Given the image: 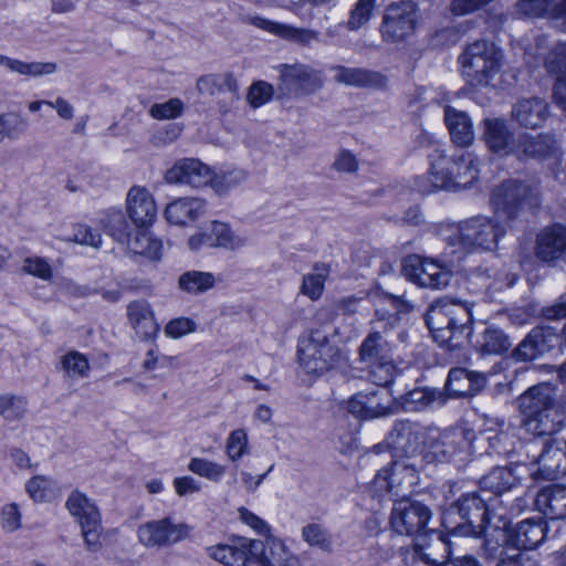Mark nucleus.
<instances>
[{
	"instance_id": "1",
	"label": "nucleus",
	"mask_w": 566,
	"mask_h": 566,
	"mask_svg": "<svg viewBox=\"0 0 566 566\" xmlns=\"http://www.w3.org/2000/svg\"><path fill=\"white\" fill-rule=\"evenodd\" d=\"M522 415V426L534 436L558 432L565 423V415L557 401L554 386L542 382L528 388L516 400Z\"/></svg>"
},
{
	"instance_id": "2",
	"label": "nucleus",
	"mask_w": 566,
	"mask_h": 566,
	"mask_svg": "<svg viewBox=\"0 0 566 566\" xmlns=\"http://www.w3.org/2000/svg\"><path fill=\"white\" fill-rule=\"evenodd\" d=\"M371 325L370 332L358 348V360L364 365L371 382L377 386H388L394 381L397 373L390 339L394 321L381 317L373 321Z\"/></svg>"
},
{
	"instance_id": "3",
	"label": "nucleus",
	"mask_w": 566,
	"mask_h": 566,
	"mask_svg": "<svg viewBox=\"0 0 566 566\" xmlns=\"http://www.w3.org/2000/svg\"><path fill=\"white\" fill-rule=\"evenodd\" d=\"M430 158L431 181L436 188L457 191L471 187L478 180L479 160L470 151L448 157L443 151L436 149Z\"/></svg>"
},
{
	"instance_id": "4",
	"label": "nucleus",
	"mask_w": 566,
	"mask_h": 566,
	"mask_svg": "<svg viewBox=\"0 0 566 566\" xmlns=\"http://www.w3.org/2000/svg\"><path fill=\"white\" fill-rule=\"evenodd\" d=\"M500 516L493 514L479 495L467 494L444 514L442 523L450 534L479 536L490 530L494 531L496 524H493L492 520Z\"/></svg>"
},
{
	"instance_id": "5",
	"label": "nucleus",
	"mask_w": 566,
	"mask_h": 566,
	"mask_svg": "<svg viewBox=\"0 0 566 566\" xmlns=\"http://www.w3.org/2000/svg\"><path fill=\"white\" fill-rule=\"evenodd\" d=\"M504 233L505 228L500 220L476 216L459 222L455 232L448 238V243L459 245L465 252L492 251Z\"/></svg>"
},
{
	"instance_id": "6",
	"label": "nucleus",
	"mask_w": 566,
	"mask_h": 566,
	"mask_svg": "<svg viewBox=\"0 0 566 566\" xmlns=\"http://www.w3.org/2000/svg\"><path fill=\"white\" fill-rule=\"evenodd\" d=\"M459 62L471 85H486L501 69L502 52L493 42L478 40L467 45Z\"/></svg>"
},
{
	"instance_id": "7",
	"label": "nucleus",
	"mask_w": 566,
	"mask_h": 566,
	"mask_svg": "<svg viewBox=\"0 0 566 566\" xmlns=\"http://www.w3.org/2000/svg\"><path fill=\"white\" fill-rule=\"evenodd\" d=\"M497 533L496 542L485 538L484 551L489 558H494L502 543L507 544L517 549H533L541 544L546 535V523L542 520L534 521L532 518L524 520L509 530V522L499 517V523L494 526Z\"/></svg>"
},
{
	"instance_id": "8",
	"label": "nucleus",
	"mask_w": 566,
	"mask_h": 566,
	"mask_svg": "<svg viewBox=\"0 0 566 566\" xmlns=\"http://www.w3.org/2000/svg\"><path fill=\"white\" fill-rule=\"evenodd\" d=\"M539 203L535 187L517 180H505L497 185L491 193V205L497 218L513 221L528 209Z\"/></svg>"
},
{
	"instance_id": "9",
	"label": "nucleus",
	"mask_w": 566,
	"mask_h": 566,
	"mask_svg": "<svg viewBox=\"0 0 566 566\" xmlns=\"http://www.w3.org/2000/svg\"><path fill=\"white\" fill-rule=\"evenodd\" d=\"M423 462L411 458H398L390 467L384 468L373 480L375 491L382 495L389 493L397 499H406L419 483Z\"/></svg>"
},
{
	"instance_id": "10",
	"label": "nucleus",
	"mask_w": 566,
	"mask_h": 566,
	"mask_svg": "<svg viewBox=\"0 0 566 566\" xmlns=\"http://www.w3.org/2000/svg\"><path fill=\"white\" fill-rule=\"evenodd\" d=\"M418 24V8L410 0L389 3L381 18L379 32L382 41L388 44H398L409 39Z\"/></svg>"
},
{
	"instance_id": "11",
	"label": "nucleus",
	"mask_w": 566,
	"mask_h": 566,
	"mask_svg": "<svg viewBox=\"0 0 566 566\" xmlns=\"http://www.w3.org/2000/svg\"><path fill=\"white\" fill-rule=\"evenodd\" d=\"M191 532L189 524L165 516L142 523L137 528V539L147 549H161L186 541Z\"/></svg>"
},
{
	"instance_id": "12",
	"label": "nucleus",
	"mask_w": 566,
	"mask_h": 566,
	"mask_svg": "<svg viewBox=\"0 0 566 566\" xmlns=\"http://www.w3.org/2000/svg\"><path fill=\"white\" fill-rule=\"evenodd\" d=\"M432 427L419 422L396 421L388 433L387 443L397 458H411L423 462Z\"/></svg>"
},
{
	"instance_id": "13",
	"label": "nucleus",
	"mask_w": 566,
	"mask_h": 566,
	"mask_svg": "<svg viewBox=\"0 0 566 566\" xmlns=\"http://www.w3.org/2000/svg\"><path fill=\"white\" fill-rule=\"evenodd\" d=\"M65 506L69 513L78 522L81 534L90 552H97L102 547V518L93 500L81 491H73L67 496Z\"/></svg>"
},
{
	"instance_id": "14",
	"label": "nucleus",
	"mask_w": 566,
	"mask_h": 566,
	"mask_svg": "<svg viewBox=\"0 0 566 566\" xmlns=\"http://www.w3.org/2000/svg\"><path fill=\"white\" fill-rule=\"evenodd\" d=\"M427 449L426 463L464 461L470 451V439L462 429L440 431L432 427Z\"/></svg>"
},
{
	"instance_id": "15",
	"label": "nucleus",
	"mask_w": 566,
	"mask_h": 566,
	"mask_svg": "<svg viewBox=\"0 0 566 566\" xmlns=\"http://www.w3.org/2000/svg\"><path fill=\"white\" fill-rule=\"evenodd\" d=\"M297 355L300 364L307 373L322 374L334 366L339 350L325 333L315 329L300 339Z\"/></svg>"
},
{
	"instance_id": "16",
	"label": "nucleus",
	"mask_w": 566,
	"mask_h": 566,
	"mask_svg": "<svg viewBox=\"0 0 566 566\" xmlns=\"http://www.w3.org/2000/svg\"><path fill=\"white\" fill-rule=\"evenodd\" d=\"M405 276L421 287L441 290L449 285L451 271L432 259L409 256L402 265Z\"/></svg>"
},
{
	"instance_id": "17",
	"label": "nucleus",
	"mask_w": 566,
	"mask_h": 566,
	"mask_svg": "<svg viewBox=\"0 0 566 566\" xmlns=\"http://www.w3.org/2000/svg\"><path fill=\"white\" fill-rule=\"evenodd\" d=\"M431 520L430 510L420 502L399 499L391 511L390 524L400 535L418 536Z\"/></svg>"
},
{
	"instance_id": "18",
	"label": "nucleus",
	"mask_w": 566,
	"mask_h": 566,
	"mask_svg": "<svg viewBox=\"0 0 566 566\" xmlns=\"http://www.w3.org/2000/svg\"><path fill=\"white\" fill-rule=\"evenodd\" d=\"M252 564L258 566H302L301 559L285 544L271 534L264 538H252Z\"/></svg>"
},
{
	"instance_id": "19",
	"label": "nucleus",
	"mask_w": 566,
	"mask_h": 566,
	"mask_svg": "<svg viewBox=\"0 0 566 566\" xmlns=\"http://www.w3.org/2000/svg\"><path fill=\"white\" fill-rule=\"evenodd\" d=\"M355 394L347 402L348 411L364 420L384 417L390 413L394 405L387 386Z\"/></svg>"
},
{
	"instance_id": "20",
	"label": "nucleus",
	"mask_w": 566,
	"mask_h": 566,
	"mask_svg": "<svg viewBox=\"0 0 566 566\" xmlns=\"http://www.w3.org/2000/svg\"><path fill=\"white\" fill-rule=\"evenodd\" d=\"M471 304L448 297L437 300L427 313V324L434 332H443V325L471 324Z\"/></svg>"
},
{
	"instance_id": "21",
	"label": "nucleus",
	"mask_w": 566,
	"mask_h": 566,
	"mask_svg": "<svg viewBox=\"0 0 566 566\" xmlns=\"http://www.w3.org/2000/svg\"><path fill=\"white\" fill-rule=\"evenodd\" d=\"M209 166L196 158L177 160L165 174L168 184H184L195 188L207 186L211 180Z\"/></svg>"
},
{
	"instance_id": "22",
	"label": "nucleus",
	"mask_w": 566,
	"mask_h": 566,
	"mask_svg": "<svg viewBox=\"0 0 566 566\" xmlns=\"http://www.w3.org/2000/svg\"><path fill=\"white\" fill-rule=\"evenodd\" d=\"M449 554V542L441 532L430 530L417 536L413 555L424 564L429 566L444 565Z\"/></svg>"
},
{
	"instance_id": "23",
	"label": "nucleus",
	"mask_w": 566,
	"mask_h": 566,
	"mask_svg": "<svg viewBox=\"0 0 566 566\" xmlns=\"http://www.w3.org/2000/svg\"><path fill=\"white\" fill-rule=\"evenodd\" d=\"M126 211L138 228L149 227L157 217V207L153 195L146 187L133 186L126 197Z\"/></svg>"
},
{
	"instance_id": "24",
	"label": "nucleus",
	"mask_w": 566,
	"mask_h": 566,
	"mask_svg": "<svg viewBox=\"0 0 566 566\" xmlns=\"http://www.w3.org/2000/svg\"><path fill=\"white\" fill-rule=\"evenodd\" d=\"M252 538L235 537L230 544H218L207 548L208 556L224 566H249L252 564Z\"/></svg>"
},
{
	"instance_id": "25",
	"label": "nucleus",
	"mask_w": 566,
	"mask_h": 566,
	"mask_svg": "<svg viewBox=\"0 0 566 566\" xmlns=\"http://www.w3.org/2000/svg\"><path fill=\"white\" fill-rule=\"evenodd\" d=\"M280 77L289 93L293 91L313 93L323 84L319 72L304 64L281 65Z\"/></svg>"
},
{
	"instance_id": "26",
	"label": "nucleus",
	"mask_w": 566,
	"mask_h": 566,
	"mask_svg": "<svg viewBox=\"0 0 566 566\" xmlns=\"http://www.w3.org/2000/svg\"><path fill=\"white\" fill-rule=\"evenodd\" d=\"M207 212V201L198 197L178 198L167 205L166 220L175 226L187 227Z\"/></svg>"
},
{
	"instance_id": "27",
	"label": "nucleus",
	"mask_w": 566,
	"mask_h": 566,
	"mask_svg": "<svg viewBox=\"0 0 566 566\" xmlns=\"http://www.w3.org/2000/svg\"><path fill=\"white\" fill-rule=\"evenodd\" d=\"M535 255L543 262H553L566 255V227L545 228L536 239Z\"/></svg>"
},
{
	"instance_id": "28",
	"label": "nucleus",
	"mask_w": 566,
	"mask_h": 566,
	"mask_svg": "<svg viewBox=\"0 0 566 566\" xmlns=\"http://www.w3.org/2000/svg\"><path fill=\"white\" fill-rule=\"evenodd\" d=\"M251 23L259 29L280 36L281 39L303 46H308L313 42H318L321 40V33L313 29L296 28L291 24L274 22L261 17L252 18Z\"/></svg>"
},
{
	"instance_id": "29",
	"label": "nucleus",
	"mask_w": 566,
	"mask_h": 566,
	"mask_svg": "<svg viewBox=\"0 0 566 566\" xmlns=\"http://www.w3.org/2000/svg\"><path fill=\"white\" fill-rule=\"evenodd\" d=\"M537 470L533 474L545 480H554L566 474V447L549 441L536 460Z\"/></svg>"
},
{
	"instance_id": "30",
	"label": "nucleus",
	"mask_w": 566,
	"mask_h": 566,
	"mask_svg": "<svg viewBox=\"0 0 566 566\" xmlns=\"http://www.w3.org/2000/svg\"><path fill=\"white\" fill-rule=\"evenodd\" d=\"M127 318L135 334L142 340L154 338L159 331L155 313L145 300L133 301L127 305Z\"/></svg>"
},
{
	"instance_id": "31",
	"label": "nucleus",
	"mask_w": 566,
	"mask_h": 566,
	"mask_svg": "<svg viewBox=\"0 0 566 566\" xmlns=\"http://www.w3.org/2000/svg\"><path fill=\"white\" fill-rule=\"evenodd\" d=\"M544 65L548 73L557 75L553 97L556 105L566 112V42L551 49Z\"/></svg>"
},
{
	"instance_id": "32",
	"label": "nucleus",
	"mask_w": 566,
	"mask_h": 566,
	"mask_svg": "<svg viewBox=\"0 0 566 566\" xmlns=\"http://www.w3.org/2000/svg\"><path fill=\"white\" fill-rule=\"evenodd\" d=\"M484 139L491 151L499 155L517 153V144L506 122L501 118H486L483 122Z\"/></svg>"
},
{
	"instance_id": "33",
	"label": "nucleus",
	"mask_w": 566,
	"mask_h": 566,
	"mask_svg": "<svg viewBox=\"0 0 566 566\" xmlns=\"http://www.w3.org/2000/svg\"><path fill=\"white\" fill-rule=\"evenodd\" d=\"M520 151L537 160L558 159L559 145L549 134H538L536 136L522 134L517 142V153Z\"/></svg>"
},
{
	"instance_id": "34",
	"label": "nucleus",
	"mask_w": 566,
	"mask_h": 566,
	"mask_svg": "<svg viewBox=\"0 0 566 566\" xmlns=\"http://www.w3.org/2000/svg\"><path fill=\"white\" fill-rule=\"evenodd\" d=\"M486 384L484 374L464 368H452L449 371L446 388L454 397L473 396Z\"/></svg>"
},
{
	"instance_id": "35",
	"label": "nucleus",
	"mask_w": 566,
	"mask_h": 566,
	"mask_svg": "<svg viewBox=\"0 0 566 566\" xmlns=\"http://www.w3.org/2000/svg\"><path fill=\"white\" fill-rule=\"evenodd\" d=\"M332 70L335 82L347 86L374 88L382 87L386 84V77L375 71L343 65L334 66Z\"/></svg>"
},
{
	"instance_id": "36",
	"label": "nucleus",
	"mask_w": 566,
	"mask_h": 566,
	"mask_svg": "<svg viewBox=\"0 0 566 566\" xmlns=\"http://www.w3.org/2000/svg\"><path fill=\"white\" fill-rule=\"evenodd\" d=\"M548 115V104L539 97L523 98L512 111V118L522 127L536 128Z\"/></svg>"
},
{
	"instance_id": "37",
	"label": "nucleus",
	"mask_w": 566,
	"mask_h": 566,
	"mask_svg": "<svg viewBox=\"0 0 566 566\" xmlns=\"http://www.w3.org/2000/svg\"><path fill=\"white\" fill-rule=\"evenodd\" d=\"M536 509L551 520L566 517V486L549 485L542 489L535 499Z\"/></svg>"
},
{
	"instance_id": "38",
	"label": "nucleus",
	"mask_w": 566,
	"mask_h": 566,
	"mask_svg": "<svg viewBox=\"0 0 566 566\" xmlns=\"http://www.w3.org/2000/svg\"><path fill=\"white\" fill-rule=\"evenodd\" d=\"M444 122L452 142L460 147H469L474 140V129L469 115L451 106L444 108Z\"/></svg>"
},
{
	"instance_id": "39",
	"label": "nucleus",
	"mask_w": 566,
	"mask_h": 566,
	"mask_svg": "<svg viewBox=\"0 0 566 566\" xmlns=\"http://www.w3.org/2000/svg\"><path fill=\"white\" fill-rule=\"evenodd\" d=\"M196 87L200 95L216 96L228 92L232 101L239 99L238 83L230 73L203 75L197 80Z\"/></svg>"
},
{
	"instance_id": "40",
	"label": "nucleus",
	"mask_w": 566,
	"mask_h": 566,
	"mask_svg": "<svg viewBox=\"0 0 566 566\" xmlns=\"http://www.w3.org/2000/svg\"><path fill=\"white\" fill-rule=\"evenodd\" d=\"M548 344L544 328H533L513 350V357L520 361L536 359L548 350Z\"/></svg>"
},
{
	"instance_id": "41",
	"label": "nucleus",
	"mask_w": 566,
	"mask_h": 566,
	"mask_svg": "<svg viewBox=\"0 0 566 566\" xmlns=\"http://www.w3.org/2000/svg\"><path fill=\"white\" fill-rule=\"evenodd\" d=\"M511 346L510 337L495 325L486 326L476 340V347L483 355H501L506 353Z\"/></svg>"
},
{
	"instance_id": "42",
	"label": "nucleus",
	"mask_w": 566,
	"mask_h": 566,
	"mask_svg": "<svg viewBox=\"0 0 566 566\" xmlns=\"http://www.w3.org/2000/svg\"><path fill=\"white\" fill-rule=\"evenodd\" d=\"M125 243L127 249L134 254L143 255L151 261H157L161 258L163 242L148 231H136Z\"/></svg>"
},
{
	"instance_id": "43",
	"label": "nucleus",
	"mask_w": 566,
	"mask_h": 566,
	"mask_svg": "<svg viewBox=\"0 0 566 566\" xmlns=\"http://www.w3.org/2000/svg\"><path fill=\"white\" fill-rule=\"evenodd\" d=\"M0 65L13 73L32 77L52 75L57 71L55 62H24L2 54H0Z\"/></svg>"
},
{
	"instance_id": "44",
	"label": "nucleus",
	"mask_w": 566,
	"mask_h": 566,
	"mask_svg": "<svg viewBox=\"0 0 566 566\" xmlns=\"http://www.w3.org/2000/svg\"><path fill=\"white\" fill-rule=\"evenodd\" d=\"M517 483V476L509 467H496L480 480L482 491H490L500 495L510 491Z\"/></svg>"
},
{
	"instance_id": "45",
	"label": "nucleus",
	"mask_w": 566,
	"mask_h": 566,
	"mask_svg": "<svg viewBox=\"0 0 566 566\" xmlns=\"http://www.w3.org/2000/svg\"><path fill=\"white\" fill-rule=\"evenodd\" d=\"M217 277L210 272L187 271L178 279V287L189 294L199 295L212 290L216 286Z\"/></svg>"
},
{
	"instance_id": "46",
	"label": "nucleus",
	"mask_w": 566,
	"mask_h": 566,
	"mask_svg": "<svg viewBox=\"0 0 566 566\" xmlns=\"http://www.w3.org/2000/svg\"><path fill=\"white\" fill-rule=\"evenodd\" d=\"M331 268L326 263H315L312 272L303 276L300 293L312 301L322 297L325 289V282L329 275Z\"/></svg>"
},
{
	"instance_id": "47",
	"label": "nucleus",
	"mask_w": 566,
	"mask_h": 566,
	"mask_svg": "<svg viewBox=\"0 0 566 566\" xmlns=\"http://www.w3.org/2000/svg\"><path fill=\"white\" fill-rule=\"evenodd\" d=\"M212 235L216 248L237 251L248 244V235L237 232L228 223L212 221Z\"/></svg>"
},
{
	"instance_id": "48",
	"label": "nucleus",
	"mask_w": 566,
	"mask_h": 566,
	"mask_svg": "<svg viewBox=\"0 0 566 566\" xmlns=\"http://www.w3.org/2000/svg\"><path fill=\"white\" fill-rule=\"evenodd\" d=\"M29 411V401L22 395L0 394V417L7 422L22 420Z\"/></svg>"
},
{
	"instance_id": "49",
	"label": "nucleus",
	"mask_w": 566,
	"mask_h": 566,
	"mask_svg": "<svg viewBox=\"0 0 566 566\" xmlns=\"http://www.w3.org/2000/svg\"><path fill=\"white\" fill-rule=\"evenodd\" d=\"M101 226L107 234L116 241L124 243L129 237V224L119 210H109L101 219Z\"/></svg>"
},
{
	"instance_id": "50",
	"label": "nucleus",
	"mask_w": 566,
	"mask_h": 566,
	"mask_svg": "<svg viewBox=\"0 0 566 566\" xmlns=\"http://www.w3.org/2000/svg\"><path fill=\"white\" fill-rule=\"evenodd\" d=\"M441 394L436 389L419 387L402 397V406L407 411H420L436 401Z\"/></svg>"
},
{
	"instance_id": "51",
	"label": "nucleus",
	"mask_w": 566,
	"mask_h": 566,
	"mask_svg": "<svg viewBox=\"0 0 566 566\" xmlns=\"http://www.w3.org/2000/svg\"><path fill=\"white\" fill-rule=\"evenodd\" d=\"M188 470L211 482L219 483L226 474L227 465L206 458H192L188 463Z\"/></svg>"
},
{
	"instance_id": "52",
	"label": "nucleus",
	"mask_w": 566,
	"mask_h": 566,
	"mask_svg": "<svg viewBox=\"0 0 566 566\" xmlns=\"http://www.w3.org/2000/svg\"><path fill=\"white\" fill-rule=\"evenodd\" d=\"M378 0H357L349 11L346 28L349 31H358L365 28L373 18Z\"/></svg>"
},
{
	"instance_id": "53",
	"label": "nucleus",
	"mask_w": 566,
	"mask_h": 566,
	"mask_svg": "<svg viewBox=\"0 0 566 566\" xmlns=\"http://www.w3.org/2000/svg\"><path fill=\"white\" fill-rule=\"evenodd\" d=\"M443 332H436L434 337L440 339L441 345L446 346L449 350L461 348L471 334L470 324L443 325Z\"/></svg>"
},
{
	"instance_id": "54",
	"label": "nucleus",
	"mask_w": 566,
	"mask_h": 566,
	"mask_svg": "<svg viewBox=\"0 0 566 566\" xmlns=\"http://www.w3.org/2000/svg\"><path fill=\"white\" fill-rule=\"evenodd\" d=\"M61 366L65 375L71 379L85 378L91 370L86 356L76 350H71L62 356Z\"/></svg>"
},
{
	"instance_id": "55",
	"label": "nucleus",
	"mask_w": 566,
	"mask_h": 566,
	"mask_svg": "<svg viewBox=\"0 0 566 566\" xmlns=\"http://www.w3.org/2000/svg\"><path fill=\"white\" fill-rule=\"evenodd\" d=\"M25 491L35 502H46L55 495V482L44 475H35L25 484Z\"/></svg>"
},
{
	"instance_id": "56",
	"label": "nucleus",
	"mask_w": 566,
	"mask_h": 566,
	"mask_svg": "<svg viewBox=\"0 0 566 566\" xmlns=\"http://www.w3.org/2000/svg\"><path fill=\"white\" fill-rule=\"evenodd\" d=\"M28 122L20 114H0V144L7 139H18L27 132Z\"/></svg>"
},
{
	"instance_id": "57",
	"label": "nucleus",
	"mask_w": 566,
	"mask_h": 566,
	"mask_svg": "<svg viewBox=\"0 0 566 566\" xmlns=\"http://www.w3.org/2000/svg\"><path fill=\"white\" fill-rule=\"evenodd\" d=\"M249 453L250 444L247 431L241 428L231 431L226 440V454L228 459L237 462Z\"/></svg>"
},
{
	"instance_id": "58",
	"label": "nucleus",
	"mask_w": 566,
	"mask_h": 566,
	"mask_svg": "<svg viewBox=\"0 0 566 566\" xmlns=\"http://www.w3.org/2000/svg\"><path fill=\"white\" fill-rule=\"evenodd\" d=\"M302 538L311 547L318 548L323 552L332 551V537L328 534L327 530L324 528L321 524L311 523L305 525L302 528Z\"/></svg>"
},
{
	"instance_id": "59",
	"label": "nucleus",
	"mask_w": 566,
	"mask_h": 566,
	"mask_svg": "<svg viewBox=\"0 0 566 566\" xmlns=\"http://www.w3.org/2000/svg\"><path fill=\"white\" fill-rule=\"evenodd\" d=\"M245 180V174L242 170H232L221 174L211 171V180L209 184L219 196L226 195L229 190L237 187Z\"/></svg>"
},
{
	"instance_id": "60",
	"label": "nucleus",
	"mask_w": 566,
	"mask_h": 566,
	"mask_svg": "<svg viewBox=\"0 0 566 566\" xmlns=\"http://www.w3.org/2000/svg\"><path fill=\"white\" fill-rule=\"evenodd\" d=\"M21 271L24 274L35 276L43 281H50L53 276V270L50 263L41 256H29L23 260Z\"/></svg>"
},
{
	"instance_id": "61",
	"label": "nucleus",
	"mask_w": 566,
	"mask_h": 566,
	"mask_svg": "<svg viewBox=\"0 0 566 566\" xmlns=\"http://www.w3.org/2000/svg\"><path fill=\"white\" fill-rule=\"evenodd\" d=\"M0 525L6 533H13L22 526V513L17 503L4 504L0 511Z\"/></svg>"
},
{
	"instance_id": "62",
	"label": "nucleus",
	"mask_w": 566,
	"mask_h": 566,
	"mask_svg": "<svg viewBox=\"0 0 566 566\" xmlns=\"http://www.w3.org/2000/svg\"><path fill=\"white\" fill-rule=\"evenodd\" d=\"M66 241L75 242L82 245H90L95 249L99 248L102 244L101 234L86 224H75L73 228V233Z\"/></svg>"
},
{
	"instance_id": "63",
	"label": "nucleus",
	"mask_w": 566,
	"mask_h": 566,
	"mask_svg": "<svg viewBox=\"0 0 566 566\" xmlns=\"http://www.w3.org/2000/svg\"><path fill=\"white\" fill-rule=\"evenodd\" d=\"M182 111V102L179 98H171L165 103L154 104L149 109V114L155 119L164 120L180 116Z\"/></svg>"
},
{
	"instance_id": "64",
	"label": "nucleus",
	"mask_w": 566,
	"mask_h": 566,
	"mask_svg": "<svg viewBox=\"0 0 566 566\" xmlns=\"http://www.w3.org/2000/svg\"><path fill=\"white\" fill-rule=\"evenodd\" d=\"M272 96L273 86L264 81H258L250 86L247 101L251 107L258 108L266 104Z\"/></svg>"
}]
</instances>
